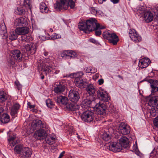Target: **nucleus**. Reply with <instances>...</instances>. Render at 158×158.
Segmentation results:
<instances>
[{"label": "nucleus", "mask_w": 158, "mask_h": 158, "mask_svg": "<svg viewBox=\"0 0 158 158\" xmlns=\"http://www.w3.org/2000/svg\"><path fill=\"white\" fill-rule=\"evenodd\" d=\"M20 40L22 41L21 48L24 52H28L29 53L34 54L36 50V46L35 44L31 43L30 44H24V42H28L32 40V38L30 35H23L21 36Z\"/></svg>", "instance_id": "f257e3e1"}, {"label": "nucleus", "mask_w": 158, "mask_h": 158, "mask_svg": "<svg viewBox=\"0 0 158 158\" xmlns=\"http://www.w3.org/2000/svg\"><path fill=\"white\" fill-rule=\"evenodd\" d=\"M97 21L94 18H91L86 21V22H79V28L85 33L93 31L95 28H97L99 25L97 24Z\"/></svg>", "instance_id": "f03ea898"}, {"label": "nucleus", "mask_w": 158, "mask_h": 158, "mask_svg": "<svg viewBox=\"0 0 158 158\" xmlns=\"http://www.w3.org/2000/svg\"><path fill=\"white\" fill-rule=\"evenodd\" d=\"M83 75V73L82 72H79L68 75L66 77L75 78L74 82L75 85L81 88H84L87 86V83L85 81L82 79L81 77Z\"/></svg>", "instance_id": "7ed1b4c3"}, {"label": "nucleus", "mask_w": 158, "mask_h": 158, "mask_svg": "<svg viewBox=\"0 0 158 158\" xmlns=\"http://www.w3.org/2000/svg\"><path fill=\"white\" fill-rule=\"evenodd\" d=\"M60 2H57L54 4V7L57 10H65L70 6L73 9L75 6V3L73 0H60Z\"/></svg>", "instance_id": "20e7f679"}, {"label": "nucleus", "mask_w": 158, "mask_h": 158, "mask_svg": "<svg viewBox=\"0 0 158 158\" xmlns=\"http://www.w3.org/2000/svg\"><path fill=\"white\" fill-rule=\"evenodd\" d=\"M84 112L81 116L82 120L86 123H90L93 120L95 116L94 112L89 110L83 109Z\"/></svg>", "instance_id": "39448f33"}, {"label": "nucleus", "mask_w": 158, "mask_h": 158, "mask_svg": "<svg viewBox=\"0 0 158 158\" xmlns=\"http://www.w3.org/2000/svg\"><path fill=\"white\" fill-rule=\"evenodd\" d=\"M97 95L98 98L101 100L107 102L110 99V97L108 94L104 89L100 88L97 92Z\"/></svg>", "instance_id": "423d86ee"}, {"label": "nucleus", "mask_w": 158, "mask_h": 158, "mask_svg": "<svg viewBox=\"0 0 158 158\" xmlns=\"http://www.w3.org/2000/svg\"><path fill=\"white\" fill-rule=\"evenodd\" d=\"M47 129L48 130L49 127H47ZM46 128L45 124L43 123L42 121L40 120H37L35 121V123L32 125L31 127L30 131L31 133L35 130H38L39 129H42Z\"/></svg>", "instance_id": "0eeeda50"}, {"label": "nucleus", "mask_w": 158, "mask_h": 158, "mask_svg": "<svg viewBox=\"0 0 158 158\" xmlns=\"http://www.w3.org/2000/svg\"><path fill=\"white\" fill-rule=\"evenodd\" d=\"M95 109L98 114L103 115L106 114V107L104 103H98L95 106Z\"/></svg>", "instance_id": "6e6552de"}, {"label": "nucleus", "mask_w": 158, "mask_h": 158, "mask_svg": "<svg viewBox=\"0 0 158 158\" xmlns=\"http://www.w3.org/2000/svg\"><path fill=\"white\" fill-rule=\"evenodd\" d=\"M38 69L39 70L44 72V73L47 75V73L52 71L53 68L47 63L39 64L38 65Z\"/></svg>", "instance_id": "1a4fd4ad"}, {"label": "nucleus", "mask_w": 158, "mask_h": 158, "mask_svg": "<svg viewBox=\"0 0 158 158\" xmlns=\"http://www.w3.org/2000/svg\"><path fill=\"white\" fill-rule=\"evenodd\" d=\"M68 97L70 101L73 102H77L80 98L79 93L77 91L73 89L69 91Z\"/></svg>", "instance_id": "9d476101"}, {"label": "nucleus", "mask_w": 158, "mask_h": 158, "mask_svg": "<svg viewBox=\"0 0 158 158\" xmlns=\"http://www.w3.org/2000/svg\"><path fill=\"white\" fill-rule=\"evenodd\" d=\"M108 148L112 152H120L122 149V146L118 143L112 142L110 143Z\"/></svg>", "instance_id": "9b49d317"}, {"label": "nucleus", "mask_w": 158, "mask_h": 158, "mask_svg": "<svg viewBox=\"0 0 158 158\" xmlns=\"http://www.w3.org/2000/svg\"><path fill=\"white\" fill-rule=\"evenodd\" d=\"M119 130L123 135L128 134L130 132V127L128 124L124 122L121 123L119 125Z\"/></svg>", "instance_id": "f8f14e48"}, {"label": "nucleus", "mask_w": 158, "mask_h": 158, "mask_svg": "<svg viewBox=\"0 0 158 158\" xmlns=\"http://www.w3.org/2000/svg\"><path fill=\"white\" fill-rule=\"evenodd\" d=\"M129 36L131 39L135 42H138L141 40V38L133 29H130L129 31Z\"/></svg>", "instance_id": "ddd939ff"}, {"label": "nucleus", "mask_w": 158, "mask_h": 158, "mask_svg": "<svg viewBox=\"0 0 158 158\" xmlns=\"http://www.w3.org/2000/svg\"><path fill=\"white\" fill-rule=\"evenodd\" d=\"M47 131V128L37 130L34 134V136L37 139H43L46 135Z\"/></svg>", "instance_id": "4468645a"}, {"label": "nucleus", "mask_w": 158, "mask_h": 158, "mask_svg": "<svg viewBox=\"0 0 158 158\" xmlns=\"http://www.w3.org/2000/svg\"><path fill=\"white\" fill-rule=\"evenodd\" d=\"M64 82V81L60 82L59 84L55 87L54 90L56 93L61 94H62V93L64 91L65 87V84Z\"/></svg>", "instance_id": "2eb2a0df"}, {"label": "nucleus", "mask_w": 158, "mask_h": 158, "mask_svg": "<svg viewBox=\"0 0 158 158\" xmlns=\"http://www.w3.org/2000/svg\"><path fill=\"white\" fill-rule=\"evenodd\" d=\"M31 154V150L30 148L24 147L22 149L20 156L21 158H29Z\"/></svg>", "instance_id": "dca6fc26"}, {"label": "nucleus", "mask_w": 158, "mask_h": 158, "mask_svg": "<svg viewBox=\"0 0 158 158\" xmlns=\"http://www.w3.org/2000/svg\"><path fill=\"white\" fill-rule=\"evenodd\" d=\"M11 56L15 60H20L22 57V55L19 50H15L11 51Z\"/></svg>", "instance_id": "f3484780"}, {"label": "nucleus", "mask_w": 158, "mask_h": 158, "mask_svg": "<svg viewBox=\"0 0 158 158\" xmlns=\"http://www.w3.org/2000/svg\"><path fill=\"white\" fill-rule=\"evenodd\" d=\"M143 17L145 21L147 23L151 22L153 19V14L151 11L148 10L145 11Z\"/></svg>", "instance_id": "a211bd4d"}, {"label": "nucleus", "mask_w": 158, "mask_h": 158, "mask_svg": "<svg viewBox=\"0 0 158 158\" xmlns=\"http://www.w3.org/2000/svg\"><path fill=\"white\" fill-rule=\"evenodd\" d=\"M54 100L55 102L59 105L66 104L68 101L67 97L61 95L55 98Z\"/></svg>", "instance_id": "6ab92c4d"}, {"label": "nucleus", "mask_w": 158, "mask_h": 158, "mask_svg": "<svg viewBox=\"0 0 158 158\" xmlns=\"http://www.w3.org/2000/svg\"><path fill=\"white\" fill-rule=\"evenodd\" d=\"M17 34L18 35H24L29 32V28L26 27L17 28L15 29Z\"/></svg>", "instance_id": "aec40b11"}, {"label": "nucleus", "mask_w": 158, "mask_h": 158, "mask_svg": "<svg viewBox=\"0 0 158 158\" xmlns=\"http://www.w3.org/2000/svg\"><path fill=\"white\" fill-rule=\"evenodd\" d=\"M150 60L148 58H143L140 60L139 61L140 67L141 68H146L150 64Z\"/></svg>", "instance_id": "412c9836"}, {"label": "nucleus", "mask_w": 158, "mask_h": 158, "mask_svg": "<svg viewBox=\"0 0 158 158\" xmlns=\"http://www.w3.org/2000/svg\"><path fill=\"white\" fill-rule=\"evenodd\" d=\"M148 104L150 106L157 107L158 109V96H156L151 98L148 102Z\"/></svg>", "instance_id": "4be33fe9"}, {"label": "nucleus", "mask_w": 158, "mask_h": 158, "mask_svg": "<svg viewBox=\"0 0 158 158\" xmlns=\"http://www.w3.org/2000/svg\"><path fill=\"white\" fill-rule=\"evenodd\" d=\"M124 148H127L129 146V141L125 136H122L119 139V143Z\"/></svg>", "instance_id": "5701e85b"}, {"label": "nucleus", "mask_w": 158, "mask_h": 158, "mask_svg": "<svg viewBox=\"0 0 158 158\" xmlns=\"http://www.w3.org/2000/svg\"><path fill=\"white\" fill-rule=\"evenodd\" d=\"M94 102V101H91L89 99H85L82 102L83 105L81 106V107L82 109H85V110H87V108L90 107V105Z\"/></svg>", "instance_id": "b1692460"}, {"label": "nucleus", "mask_w": 158, "mask_h": 158, "mask_svg": "<svg viewBox=\"0 0 158 158\" xmlns=\"http://www.w3.org/2000/svg\"><path fill=\"white\" fill-rule=\"evenodd\" d=\"M27 23L25 19L20 18L15 20V24L16 26H25L27 25Z\"/></svg>", "instance_id": "393cba45"}, {"label": "nucleus", "mask_w": 158, "mask_h": 158, "mask_svg": "<svg viewBox=\"0 0 158 158\" xmlns=\"http://www.w3.org/2000/svg\"><path fill=\"white\" fill-rule=\"evenodd\" d=\"M20 105L19 104L15 103L14 104L13 106L11 109V114L12 116H14L15 114H17L18 110L20 107Z\"/></svg>", "instance_id": "a878e982"}, {"label": "nucleus", "mask_w": 158, "mask_h": 158, "mask_svg": "<svg viewBox=\"0 0 158 158\" xmlns=\"http://www.w3.org/2000/svg\"><path fill=\"white\" fill-rule=\"evenodd\" d=\"M119 40V39L118 36L115 33H113L112 35L110 36L109 40L108 41L110 43H111L114 45H115L117 44Z\"/></svg>", "instance_id": "bb28decb"}, {"label": "nucleus", "mask_w": 158, "mask_h": 158, "mask_svg": "<svg viewBox=\"0 0 158 158\" xmlns=\"http://www.w3.org/2000/svg\"><path fill=\"white\" fill-rule=\"evenodd\" d=\"M151 87L153 92H156L158 91V81L153 80H149Z\"/></svg>", "instance_id": "cd10ccee"}, {"label": "nucleus", "mask_w": 158, "mask_h": 158, "mask_svg": "<svg viewBox=\"0 0 158 158\" xmlns=\"http://www.w3.org/2000/svg\"><path fill=\"white\" fill-rule=\"evenodd\" d=\"M16 137L15 136H11L8 139L9 144L8 148L11 149L18 142V141L15 140Z\"/></svg>", "instance_id": "c85d7f7f"}, {"label": "nucleus", "mask_w": 158, "mask_h": 158, "mask_svg": "<svg viewBox=\"0 0 158 158\" xmlns=\"http://www.w3.org/2000/svg\"><path fill=\"white\" fill-rule=\"evenodd\" d=\"M86 90L88 94L91 96L94 95L96 92L95 86L91 84L87 86Z\"/></svg>", "instance_id": "c756f323"}, {"label": "nucleus", "mask_w": 158, "mask_h": 158, "mask_svg": "<svg viewBox=\"0 0 158 158\" xmlns=\"http://www.w3.org/2000/svg\"><path fill=\"white\" fill-rule=\"evenodd\" d=\"M9 115L7 114H3L1 116L0 121L3 123H6L10 121Z\"/></svg>", "instance_id": "7c9ffc66"}, {"label": "nucleus", "mask_w": 158, "mask_h": 158, "mask_svg": "<svg viewBox=\"0 0 158 158\" xmlns=\"http://www.w3.org/2000/svg\"><path fill=\"white\" fill-rule=\"evenodd\" d=\"M55 135H49L46 137L45 141L47 143L51 145L55 142Z\"/></svg>", "instance_id": "2f4dec72"}, {"label": "nucleus", "mask_w": 158, "mask_h": 158, "mask_svg": "<svg viewBox=\"0 0 158 158\" xmlns=\"http://www.w3.org/2000/svg\"><path fill=\"white\" fill-rule=\"evenodd\" d=\"M40 11L42 13H47L49 11L48 8L47 7L45 3L41 2L40 6Z\"/></svg>", "instance_id": "473e14b6"}, {"label": "nucleus", "mask_w": 158, "mask_h": 158, "mask_svg": "<svg viewBox=\"0 0 158 158\" xmlns=\"http://www.w3.org/2000/svg\"><path fill=\"white\" fill-rule=\"evenodd\" d=\"M17 35L15 30V31H10L8 35V37L10 40H15L17 38Z\"/></svg>", "instance_id": "72a5a7b5"}, {"label": "nucleus", "mask_w": 158, "mask_h": 158, "mask_svg": "<svg viewBox=\"0 0 158 158\" xmlns=\"http://www.w3.org/2000/svg\"><path fill=\"white\" fill-rule=\"evenodd\" d=\"M151 108L149 109H150L149 114L153 117H154L157 114H158V109L157 107L151 106Z\"/></svg>", "instance_id": "f704fd0d"}, {"label": "nucleus", "mask_w": 158, "mask_h": 158, "mask_svg": "<svg viewBox=\"0 0 158 158\" xmlns=\"http://www.w3.org/2000/svg\"><path fill=\"white\" fill-rule=\"evenodd\" d=\"M1 30L0 31V33L2 36L3 37V39H5L7 36L6 35V28L5 26H2L1 27Z\"/></svg>", "instance_id": "c9c22d12"}, {"label": "nucleus", "mask_w": 158, "mask_h": 158, "mask_svg": "<svg viewBox=\"0 0 158 158\" xmlns=\"http://www.w3.org/2000/svg\"><path fill=\"white\" fill-rule=\"evenodd\" d=\"M31 2L30 0H25L23 2V6L27 9L31 10Z\"/></svg>", "instance_id": "e433bc0d"}, {"label": "nucleus", "mask_w": 158, "mask_h": 158, "mask_svg": "<svg viewBox=\"0 0 158 158\" xmlns=\"http://www.w3.org/2000/svg\"><path fill=\"white\" fill-rule=\"evenodd\" d=\"M101 137L106 141H108L110 139L109 134L106 132H104L101 135Z\"/></svg>", "instance_id": "4c0bfd02"}, {"label": "nucleus", "mask_w": 158, "mask_h": 158, "mask_svg": "<svg viewBox=\"0 0 158 158\" xmlns=\"http://www.w3.org/2000/svg\"><path fill=\"white\" fill-rule=\"evenodd\" d=\"M6 95L2 91H0V102H4L7 99Z\"/></svg>", "instance_id": "58836bf2"}, {"label": "nucleus", "mask_w": 158, "mask_h": 158, "mask_svg": "<svg viewBox=\"0 0 158 158\" xmlns=\"http://www.w3.org/2000/svg\"><path fill=\"white\" fill-rule=\"evenodd\" d=\"M24 12V10L21 7L16 8L15 10V13L18 15H22Z\"/></svg>", "instance_id": "ea45409f"}, {"label": "nucleus", "mask_w": 158, "mask_h": 158, "mask_svg": "<svg viewBox=\"0 0 158 158\" xmlns=\"http://www.w3.org/2000/svg\"><path fill=\"white\" fill-rule=\"evenodd\" d=\"M112 33L106 31L103 33V36L105 39H107L108 40L110 36L112 35Z\"/></svg>", "instance_id": "a19ab883"}, {"label": "nucleus", "mask_w": 158, "mask_h": 158, "mask_svg": "<svg viewBox=\"0 0 158 158\" xmlns=\"http://www.w3.org/2000/svg\"><path fill=\"white\" fill-rule=\"evenodd\" d=\"M46 104L47 106L50 108L53 107L54 105L52 100L50 99H48L46 100Z\"/></svg>", "instance_id": "79ce46f5"}, {"label": "nucleus", "mask_w": 158, "mask_h": 158, "mask_svg": "<svg viewBox=\"0 0 158 158\" xmlns=\"http://www.w3.org/2000/svg\"><path fill=\"white\" fill-rule=\"evenodd\" d=\"M22 148V146L20 145H17L14 148V150L15 153L20 154Z\"/></svg>", "instance_id": "37998d69"}, {"label": "nucleus", "mask_w": 158, "mask_h": 158, "mask_svg": "<svg viewBox=\"0 0 158 158\" xmlns=\"http://www.w3.org/2000/svg\"><path fill=\"white\" fill-rule=\"evenodd\" d=\"M68 57L70 58H74L77 56V53L73 51H67Z\"/></svg>", "instance_id": "c03bdc74"}, {"label": "nucleus", "mask_w": 158, "mask_h": 158, "mask_svg": "<svg viewBox=\"0 0 158 158\" xmlns=\"http://www.w3.org/2000/svg\"><path fill=\"white\" fill-rule=\"evenodd\" d=\"M137 9L139 12L140 14H144L145 10H145L144 7L140 6L138 7H137Z\"/></svg>", "instance_id": "a18cd8bd"}, {"label": "nucleus", "mask_w": 158, "mask_h": 158, "mask_svg": "<svg viewBox=\"0 0 158 158\" xmlns=\"http://www.w3.org/2000/svg\"><path fill=\"white\" fill-rule=\"evenodd\" d=\"M74 105L73 104L70 103L68 104L66 106V108L67 109L69 110L73 111L74 110Z\"/></svg>", "instance_id": "49530a36"}, {"label": "nucleus", "mask_w": 158, "mask_h": 158, "mask_svg": "<svg viewBox=\"0 0 158 158\" xmlns=\"http://www.w3.org/2000/svg\"><path fill=\"white\" fill-rule=\"evenodd\" d=\"M94 31H95V35L97 36H99L101 34V31L100 29L97 28H95Z\"/></svg>", "instance_id": "de8ad7c7"}, {"label": "nucleus", "mask_w": 158, "mask_h": 158, "mask_svg": "<svg viewBox=\"0 0 158 158\" xmlns=\"http://www.w3.org/2000/svg\"><path fill=\"white\" fill-rule=\"evenodd\" d=\"M15 84L16 85L17 88L19 90L22 87V85L20 84L18 81H16L15 82Z\"/></svg>", "instance_id": "09e8293b"}, {"label": "nucleus", "mask_w": 158, "mask_h": 158, "mask_svg": "<svg viewBox=\"0 0 158 158\" xmlns=\"http://www.w3.org/2000/svg\"><path fill=\"white\" fill-rule=\"evenodd\" d=\"M13 58L11 57V58H10L8 59V62L10 65H13L15 64V60H14Z\"/></svg>", "instance_id": "8fccbe9b"}, {"label": "nucleus", "mask_w": 158, "mask_h": 158, "mask_svg": "<svg viewBox=\"0 0 158 158\" xmlns=\"http://www.w3.org/2000/svg\"><path fill=\"white\" fill-rule=\"evenodd\" d=\"M153 123L154 125L158 127V116L154 119Z\"/></svg>", "instance_id": "3c124183"}, {"label": "nucleus", "mask_w": 158, "mask_h": 158, "mask_svg": "<svg viewBox=\"0 0 158 158\" xmlns=\"http://www.w3.org/2000/svg\"><path fill=\"white\" fill-rule=\"evenodd\" d=\"M91 12L94 15L97 13L98 11L94 7H92L91 8Z\"/></svg>", "instance_id": "603ef678"}, {"label": "nucleus", "mask_w": 158, "mask_h": 158, "mask_svg": "<svg viewBox=\"0 0 158 158\" xmlns=\"http://www.w3.org/2000/svg\"><path fill=\"white\" fill-rule=\"evenodd\" d=\"M61 56L63 58L65 57H68L67 52V51H65L61 54Z\"/></svg>", "instance_id": "864d4df0"}, {"label": "nucleus", "mask_w": 158, "mask_h": 158, "mask_svg": "<svg viewBox=\"0 0 158 158\" xmlns=\"http://www.w3.org/2000/svg\"><path fill=\"white\" fill-rule=\"evenodd\" d=\"M27 104L28 107L30 109L34 108L35 107V105H31V103L30 102H28Z\"/></svg>", "instance_id": "5fc2aeb1"}, {"label": "nucleus", "mask_w": 158, "mask_h": 158, "mask_svg": "<svg viewBox=\"0 0 158 158\" xmlns=\"http://www.w3.org/2000/svg\"><path fill=\"white\" fill-rule=\"evenodd\" d=\"M98 82L99 85H101L103 84L104 80L103 79H100L98 81Z\"/></svg>", "instance_id": "6e6d98bb"}, {"label": "nucleus", "mask_w": 158, "mask_h": 158, "mask_svg": "<svg viewBox=\"0 0 158 158\" xmlns=\"http://www.w3.org/2000/svg\"><path fill=\"white\" fill-rule=\"evenodd\" d=\"M74 109V111H77V110H78V108H80V106H75L74 105V107H73Z\"/></svg>", "instance_id": "4d7b16f0"}, {"label": "nucleus", "mask_w": 158, "mask_h": 158, "mask_svg": "<svg viewBox=\"0 0 158 158\" xmlns=\"http://www.w3.org/2000/svg\"><path fill=\"white\" fill-rule=\"evenodd\" d=\"M65 153V151L62 152L60 155L59 157L58 158H62V157L64 156V155Z\"/></svg>", "instance_id": "13d9d810"}, {"label": "nucleus", "mask_w": 158, "mask_h": 158, "mask_svg": "<svg viewBox=\"0 0 158 158\" xmlns=\"http://www.w3.org/2000/svg\"><path fill=\"white\" fill-rule=\"evenodd\" d=\"M97 24L99 25L98 27V29H100V30L101 29H103L105 28L104 26H100V24L98 23H97Z\"/></svg>", "instance_id": "bf43d9fd"}, {"label": "nucleus", "mask_w": 158, "mask_h": 158, "mask_svg": "<svg viewBox=\"0 0 158 158\" xmlns=\"http://www.w3.org/2000/svg\"><path fill=\"white\" fill-rule=\"evenodd\" d=\"M114 4H116L118 3L119 0H110Z\"/></svg>", "instance_id": "052dcab7"}, {"label": "nucleus", "mask_w": 158, "mask_h": 158, "mask_svg": "<svg viewBox=\"0 0 158 158\" xmlns=\"http://www.w3.org/2000/svg\"><path fill=\"white\" fill-rule=\"evenodd\" d=\"M86 72L87 73H90L91 71V68L90 67L87 68L86 69Z\"/></svg>", "instance_id": "680f3d73"}, {"label": "nucleus", "mask_w": 158, "mask_h": 158, "mask_svg": "<svg viewBox=\"0 0 158 158\" xmlns=\"http://www.w3.org/2000/svg\"><path fill=\"white\" fill-rule=\"evenodd\" d=\"M89 41L90 42L93 43H95L96 42V40L93 38L90 39H89Z\"/></svg>", "instance_id": "e2e57ef3"}, {"label": "nucleus", "mask_w": 158, "mask_h": 158, "mask_svg": "<svg viewBox=\"0 0 158 158\" xmlns=\"http://www.w3.org/2000/svg\"><path fill=\"white\" fill-rule=\"evenodd\" d=\"M107 0H98V2L100 4H102L104 2H105Z\"/></svg>", "instance_id": "0e129e2a"}, {"label": "nucleus", "mask_w": 158, "mask_h": 158, "mask_svg": "<svg viewBox=\"0 0 158 158\" xmlns=\"http://www.w3.org/2000/svg\"><path fill=\"white\" fill-rule=\"evenodd\" d=\"M3 109L2 107H0V115L3 112Z\"/></svg>", "instance_id": "69168bd1"}, {"label": "nucleus", "mask_w": 158, "mask_h": 158, "mask_svg": "<svg viewBox=\"0 0 158 158\" xmlns=\"http://www.w3.org/2000/svg\"><path fill=\"white\" fill-rule=\"evenodd\" d=\"M59 36H58L57 35H56V34H55L54 35H53V38L56 39H57L59 38Z\"/></svg>", "instance_id": "338daca9"}, {"label": "nucleus", "mask_w": 158, "mask_h": 158, "mask_svg": "<svg viewBox=\"0 0 158 158\" xmlns=\"http://www.w3.org/2000/svg\"><path fill=\"white\" fill-rule=\"evenodd\" d=\"M31 111L32 112H34L35 113L37 112V111L36 110L34 109V108H32V109L31 110Z\"/></svg>", "instance_id": "774afa93"}]
</instances>
